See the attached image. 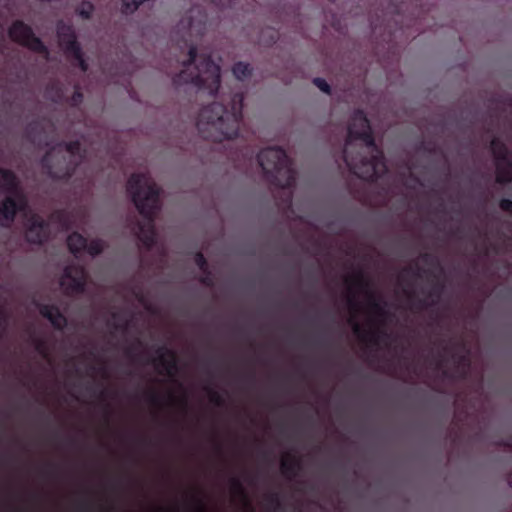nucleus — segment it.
Segmentation results:
<instances>
[{
  "instance_id": "f257e3e1",
  "label": "nucleus",
  "mask_w": 512,
  "mask_h": 512,
  "mask_svg": "<svg viewBox=\"0 0 512 512\" xmlns=\"http://www.w3.org/2000/svg\"><path fill=\"white\" fill-rule=\"evenodd\" d=\"M0 190L7 195L0 206V222L8 227L15 214L25 208L26 200L17 177L9 170L0 169Z\"/></svg>"
},
{
  "instance_id": "f03ea898",
  "label": "nucleus",
  "mask_w": 512,
  "mask_h": 512,
  "mask_svg": "<svg viewBox=\"0 0 512 512\" xmlns=\"http://www.w3.org/2000/svg\"><path fill=\"white\" fill-rule=\"evenodd\" d=\"M129 191L140 213L149 215L157 206V190L145 175H133L129 180Z\"/></svg>"
},
{
  "instance_id": "7ed1b4c3",
  "label": "nucleus",
  "mask_w": 512,
  "mask_h": 512,
  "mask_svg": "<svg viewBox=\"0 0 512 512\" xmlns=\"http://www.w3.org/2000/svg\"><path fill=\"white\" fill-rule=\"evenodd\" d=\"M201 118L207 120V122L211 123L216 129H223L224 124L227 123L229 126V131L223 132L224 137L232 138L236 135L237 131V113L234 112L224 113L223 108L219 104L212 105L209 109H205Z\"/></svg>"
},
{
  "instance_id": "20e7f679",
  "label": "nucleus",
  "mask_w": 512,
  "mask_h": 512,
  "mask_svg": "<svg viewBox=\"0 0 512 512\" xmlns=\"http://www.w3.org/2000/svg\"><path fill=\"white\" fill-rule=\"evenodd\" d=\"M220 80V69L219 66L207 62L202 64L200 69V75L198 76L197 82L206 86L211 92L217 90Z\"/></svg>"
},
{
  "instance_id": "39448f33",
  "label": "nucleus",
  "mask_w": 512,
  "mask_h": 512,
  "mask_svg": "<svg viewBox=\"0 0 512 512\" xmlns=\"http://www.w3.org/2000/svg\"><path fill=\"white\" fill-rule=\"evenodd\" d=\"M258 157L260 165L265 170H269L271 166H274L275 168L278 169L286 161L285 152L278 148H269L263 150Z\"/></svg>"
},
{
  "instance_id": "423d86ee",
  "label": "nucleus",
  "mask_w": 512,
  "mask_h": 512,
  "mask_svg": "<svg viewBox=\"0 0 512 512\" xmlns=\"http://www.w3.org/2000/svg\"><path fill=\"white\" fill-rule=\"evenodd\" d=\"M10 38L26 47L32 46V30L21 21L13 23L9 30Z\"/></svg>"
},
{
  "instance_id": "0eeeda50",
  "label": "nucleus",
  "mask_w": 512,
  "mask_h": 512,
  "mask_svg": "<svg viewBox=\"0 0 512 512\" xmlns=\"http://www.w3.org/2000/svg\"><path fill=\"white\" fill-rule=\"evenodd\" d=\"M59 37L60 43L64 49L71 53L79 61L81 67L85 69L79 47L75 42V37L71 29L69 27L62 28L59 32Z\"/></svg>"
},
{
  "instance_id": "6e6552de",
  "label": "nucleus",
  "mask_w": 512,
  "mask_h": 512,
  "mask_svg": "<svg viewBox=\"0 0 512 512\" xmlns=\"http://www.w3.org/2000/svg\"><path fill=\"white\" fill-rule=\"evenodd\" d=\"M84 272L79 267H70L66 269L61 280V285L66 289L76 290L83 285Z\"/></svg>"
},
{
  "instance_id": "1a4fd4ad",
  "label": "nucleus",
  "mask_w": 512,
  "mask_h": 512,
  "mask_svg": "<svg viewBox=\"0 0 512 512\" xmlns=\"http://www.w3.org/2000/svg\"><path fill=\"white\" fill-rule=\"evenodd\" d=\"M349 133L355 137H367V143L372 144L369 137V125L363 113H357L354 117L353 126L350 127Z\"/></svg>"
},
{
  "instance_id": "9d476101",
  "label": "nucleus",
  "mask_w": 512,
  "mask_h": 512,
  "mask_svg": "<svg viewBox=\"0 0 512 512\" xmlns=\"http://www.w3.org/2000/svg\"><path fill=\"white\" fill-rule=\"evenodd\" d=\"M300 470L301 466L297 460H284L281 463V472L289 481L298 477Z\"/></svg>"
},
{
  "instance_id": "9b49d317",
  "label": "nucleus",
  "mask_w": 512,
  "mask_h": 512,
  "mask_svg": "<svg viewBox=\"0 0 512 512\" xmlns=\"http://www.w3.org/2000/svg\"><path fill=\"white\" fill-rule=\"evenodd\" d=\"M68 246L73 253H76L86 247V241L81 235L74 233L68 237Z\"/></svg>"
},
{
  "instance_id": "f8f14e48",
  "label": "nucleus",
  "mask_w": 512,
  "mask_h": 512,
  "mask_svg": "<svg viewBox=\"0 0 512 512\" xmlns=\"http://www.w3.org/2000/svg\"><path fill=\"white\" fill-rule=\"evenodd\" d=\"M268 502V508L271 512H277L282 507V501L278 492L269 493L266 497Z\"/></svg>"
},
{
  "instance_id": "ddd939ff",
  "label": "nucleus",
  "mask_w": 512,
  "mask_h": 512,
  "mask_svg": "<svg viewBox=\"0 0 512 512\" xmlns=\"http://www.w3.org/2000/svg\"><path fill=\"white\" fill-rule=\"evenodd\" d=\"M250 73L249 66L244 63H237L233 68V74L238 79L245 78Z\"/></svg>"
},
{
  "instance_id": "4468645a",
  "label": "nucleus",
  "mask_w": 512,
  "mask_h": 512,
  "mask_svg": "<svg viewBox=\"0 0 512 512\" xmlns=\"http://www.w3.org/2000/svg\"><path fill=\"white\" fill-rule=\"evenodd\" d=\"M46 315L50 319L52 324L58 328H60L65 323V319L56 310H52L46 313Z\"/></svg>"
},
{
  "instance_id": "2eb2a0df",
  "label": "nucleus",
  "mask_w": 512,
  "mask_h": 512,
  "mask_svg": "<svg viewBox=\"0 0 512 512\" xmlns=\"http://www.w3.org/2000/svg\"><path fill=\"white\" fill-rule=\"evenodd\" d=\"M124 1V10L125 12H131L137 8L139 4L144 2L145 0H123Z\"/></svg>"
},
{
  "instance_id": "dca6fc26",
  "label": "nucleus",
  "mask_w": 512,
  "mask_h": 512,
  "mask_svg": "<svg viewBox=\"0 0 512 512\" xmlns=\"http://www.w3.org/2000/svg\"><path fill=\"white\" fill-rule=\"evenodd\" d=\"M314 83L321 91L329 93V85L324 79L317 78L314 80Z\"/></svg>"
},
{
  "instance_id": "f3484780",
  "label": "nucleus",
  "mask_w": 512,
  "mask_h": 512,
  "mask_svg": "<svg viewBox=\"0 0 512 512\" xmlns=\"http://www.w3.org/2000/svg\"><path fill=\"white\" fill-rule=\"evenodd\" d=\"M92 11V5L90 3L83 4L82 9L80 10V14L88 17L90 12Z\"/></svg>"
},
{
  "instance_id": "a211bd4d",
  "label": "nucleus",
  "mask_w": 512,
  "mask_h": 512,
  "mask_svg": "<svg viewBox=\"0 0 512 512\" xmlns=\"http://www.w3.org/2000/svg\"><path fill=\"white\" fill-rule=\"evenodd\" d=\"M102 246L100 243L90 244L88 247V251L90 254H96L101 250Z\"/></svg>"
},
{
  "instance_id": "6ab92c4d",
  "label": "nucleus",
  "mask_w": 512,
  "mask_h": 512,
  "mask_svg": "<svg viewBox=\"0 0 512 512\" xmlns=\"http://www.w3.org/2000/svg\"><path fill=\"white\" fill-rule=\"evenodd\" d=\"M33 47H34V53L42 51L44 49L42 43L36 38H34Z\"/></svg>"
},
{
  "instance_id": "aec40b11",
  "label": "nucleus",
  "mask_w": 512,
  "mask_h": 512,
  "mask_svg": "<svg viewBox=\"0 0 512 512\" xmlns=\"http://www.w3.org/2000/svg\"><path fill=\"white\" fill-rule=\"evenodd\" d=\"M68 149L71 152V154H74L75 153L74 150L78 149V145H70Z\"/></svg>"
},
{
  "instance_id": "412c9836",
  "label": "nucleus",
  "mask_w": 512,
  "mask_h": 512,
  "mask_svg": "<svg viewBox=\"0 0 512 512\" xmlns=\"http://www.w3.org/2000/svg\"><path fill=\"white\" fill-rule=\"evenodd\" d=\"M189 55H190V60L193 61L195 59V50L191 49L189 51Z\"/></svg>"
},
{
  "instance_id": "4be33fe9",
  "label": "nucleus",
  "mask_w": 512,
  "mask_h": 512,
  "mask_svg": "<svg viewBox=\"0 0 512 512\" xmlns=\"http://www.w3.org/2000/svg\"><path fill=\"white\" fill-rule=\"evenodd\" d=\"M57 485H58L59 488L62 487V485H63V479H62L61 476H58Z\"/></svg>"
},
{
  "instance_id": "5701e85b",
  "label": "nucleus",
  "mask_w": 512,
  "mask_h": 512,
  "mask_svg": "<svg viewBox=\"0 0 512 512\" xmlns=\"http://www.w3.org/2000/svg\"><path fill=\"white\" fill-rule=\"evenodd\" d=\"M509 484L512 486V474L510 475Z\"/></svg>"
},
{
  "instance_id": "b1692460",
  "label": "nucleus",
  "mask_w": 512,
  "mask_h": 512,
  "mask_svg": "<svg viewBox=\"0 0 512 512\" xmlns=\"http://www.w3.org/2000/svg\"><path fill=\"white\" fill-rule=\"evenodd\" d=\"M285 451H286V452H290L291 450H290V449H287V450H285Z\"/></svg>"
},
{
  "instance_id": "393cba45",
  "label": "nucleus",
  "mask_w": 512,
  "mask_h": 512,
  "mask_svg": "<svg viewBox=\"0 0 512 512\" xmlns=\"http://www.w3.org/2000/svg\"><path fill=\"white\" fill-rule=\"evenodd\" d=\"M110 451H111V452H114L115 450H114V449H111Z\"/></svg>"
},
{
  "instance_id": "a878e982",
  "label": "nucleus",
  "mask_w": 512,
  "mask_h": 512,
  "mask_svg": "<svg viewBox=\"0 0 512 512\" xmlns=\"http://www.w3.org/2000/svg\"><path fill=\"white\" fill-rule=\"evenodd\" d=\"M185 451H186V452H189L190 450H189V449H186Z\"/></svg>"
},
{
  "instance_id": "bb28decb",
  "label": "nucleus",
  "mask_w": 512,
  "mask_h": 512,
  "mask_svg": "<svg viewBox=\"0 0 512 512\" xmlns=\"http://www.w3.org/2000/svg\"><path fill=\"white\" fill-rule=\"evenodd\" d=\"M215 451H216V452H219L220 450H219V449H216Z\"/></svg>"
},
{
  "instance_id": "cd10ccee",
  "label": "nucleus",
  "mask_w": 512,
  "mask_h": 512,
  "mask_svg": "<svg viewBox=\"0 0 512 512\" xmlns=\"http://www.w3.org/2000/svg\"><path fill=\"white\" fill-rule=\"evenodd\" d=\"M510 452H512V450H509Z\"/></svg>"
}]
</instances>
